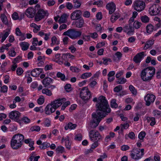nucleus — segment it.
<instances>
[{
	"label": "nucleus",
	"instance_id": "nucleus-1",
	"mask_svg": "<svg viewBox=\"0 0 161 161\" xmlns=\"http://www.w3.org/2000/svg\"><path fill=\"white\" fill-rule=\"evenodd\" d=\"M96 106L98 108L96 111L97 112H102L105 115V117L108 113L111 112V109L107 100L106 97L103 96H99L98 98L97 102L96 104Z\"/></svg>",
	"mask_w": 161,
	"mask_h": 161
},
{
	"label": "nucleus",
	"instance_id": "nucleus-2",
	"mask_svg": "<svg viewBox=\"0 0 161 161\" xmlns=\"http://www.w3.org/2000/svg\"><path fill=\"white\" fill-rule=\"evenodd\" d=\"M155 69L153 67H148L143 69L141 72V77L144 81H149L154 75Z\"/></svg>",
	"mask_w": 161,
	"mask_h": 161
},
{
	"label": "nucleus",
	"instance_id": "nucleus-3",
	"mask_svg": "<svg viewBox=\"0 0 161 161\" xmlns=\"http://www.w3.org/2000/svg\"><path fill=\"white\" fill-rule=\"evenodd\" d=\"M92 120L91 122L88 129L91 130V129L96 127L99 125V123L105 115L102 112L93 113L92 114Z\"/></svg>",
	"mask_w": 161,
	"mask_h": 161
},
{
	"label": "nucleus",
	"instance_id": "nucleus-4",
	"mask_svg": "<svg viewBox=\"0 0 161 161\" xmlns=\"http://www.w3.org/2000/svg\"><path fill=\"white\" fill-rule=\"evenodd\" d=\"M24 139V136L22 134H15L13 136L11 141V146L13 149H17L22 145V142Z\"/></svg>",
	"mask_w": 161,
	"mask_h": 161
},
{
	"label": "nucleus",
	"instance_id": "nucleus-5",
	"mask_svg": "<svg viewBox=\"0 0 161 161\" xmlns=\"http://www.w3.org/2000/svg\"><path fill=\"white\" fill-rule=\"evenodd\" d=\"M82 32L79 31H77L76 29H70L64 32L63 35L68 36L72 39L75 40L79 37L81 35Z\"/></svg>",
	"mask_w": 161,
	"mask_h": 161
},
{
	"label": "nucleus",
	"instance_id": "nucleus-6",
	"mask_svg": "<svg viewBox=\"0 0 161 161\" xmlns=\"http://www.w3.org/2000/svg\"><path fill=\"white\" fill-rule=\"evenodd\" d=\"M144 149L133 148L130 152V156L133 159L137 160L140 159L144 155Z\"/></svg>",
	"mask_w": 161,
	"mask_h": 161
},
{
	"label": "nucleus",
	"instance_id": "nucleus-7",
	"mask_svg": "<svg viewBox=\"0 0 161 161\" xmlns=\"http://www.w3.org/2000/svg\"><path fill=\"white\" fill-rule=\"evenodd\" d=\"M80 97L84 100H86L91 97L90 92L86 87L82 88L80 93Z\"/></svg>",
	"mask_w": 161,
	"mask_h": 161
},
{
	"label": "nucleus",
	"instance_id": "nucleus-8",
	"mask_svg": "<svg viewBox=\"0 0 161 161\" xmlns=\"http://www.w3.org/2000/svg\"><path fill=\"white\" fill-rule=\"evenodd\" d=\"M145 7L144 2L141 0H137L134 2V8L138 12H141L144 10Z\"/></svg>",
	"mask_w": 161,
	"mask_h": 161
},
{
	"label": "nucleus",
	"instance_id": "nucleus-9",
	"mask_svg": "<svg viewBox=\"0 0 161 161\" xmlns=\"http://www.w3.org/2000/svg\"><path fill=\"white\" fill-rule=\"evenodd\" d=\"M48 13L47 11L40 8L37 11L35 15V20L36 21H39L43 19L45 16L47 15Z\"/></svg>",
	"mask_w": 161,
	"mask_h": 161
},
{
	"label": "nucleus",
	"instance_id": "nucleus-10",
	"mask_svg": "<svg viewBox=\"0 0 161 161\" xmlns=\"http://www.w3.org/2000/svg\"><path fill=\"white\" fill-rule=\"evenodd\" d=\"M161 10V7L155 4L152 5L149 8V11L152 16L158 14Z\"/></svg>",
	"mask_w": 161,
	"mask_h": 161
},
{
	"label": "nucleus",
	"instance_id": "nucleus-11",
	"mask_svg": "<svg viewBox=\"0 0 161 161\" xmlns=\"http://www.w3.org/2000/svg\"><path fill=\"white\" fill-rule=\"evenodd\" d=\"M20 116L21 113L17 111H12L8 114V116L10 119L17 122L20 121L19 118Z\"/></svg>",
	"mask_w": 161,
	"mask_h": 161
},
{
	"label": "nucleus",
	"instance_id": "nucleus-12",
	"mask_svg": "<svg viewBox=\"0 0 161 161\" xmlns=\"http://www.w3.org/2000/svg\"><path fill=\"white\" fill-rule=\"evenodd\" d=\"M156 97L155 96L151 94H147L144 97V99L146 102V105L147 106H150L154 101Z\"/></svg>",
	"mask_w": 161,
	"mask_h": 161
},
{
	"label": "nucleus",
	"instance_id": "nucleus-13",
	"mask_svg": "<svg viewBox=\"0 0 161 161\" xmlns=\"http://www.w3.org/2000/svg\"><path fill=\"white\" fill-rule=\"evenodd\" d=\"M89 136L91 140H98L101 137V135L98 131H95L93 130H91L90 131Z\"/></svg>",
	"mask_w": 161,
	"mask_h": 161
},
{
	"label": "nucleus",
	"instance_id": "nucleus-14",
	"mask_svg": "<svg viewBox=\"0 0 161 161\" xmlns=\"http://www.w3.org/2000/svg\"><path fill=\"white\" fill-rule=\"evenodd\" d=\"M39 5H37L35 7V8H28L25 13V15L27 17L29 18H32L35 15V14L36 13V7H39Z\"/></svg>",
	"mask_w": 161,
	"mask_h": 161
},
{
	"label": "nucleus",
	"instance_id": "nucleus-15",
	"mask_svg": "<svg viewBox=\"0 0 161 161\" xmlns=\"http://www.w3.org/2000/svg\"><path fill=\"white\" fill-rule=\"evenodd\" d=\"M66 100V99L64 98L62 99L59 98L52 102L51 104L52 105L53 108L56 110L65 102Z\"/></svg>",
	"mask_w": 161,
	"mask_h": 161
},
{
	"label": "nucleus",
	"instance_id": "nucleus-16",
	"mask_svg": "<svg viewBox=\"0 0 161 161\" xmlns=\"http://www.w3.org/2000/svg\"><path fill=\"white\" fill-rule=\"evenodd\" d=\"M81 14L80 10H76L71 14L70 18L72 20H77L81 17Z\"/></svg>",
	"mask_w": 161,
	"mask_h": 161
},
{
	"label": "nucleus",
	"instance_id": "nucleus-17",
	"mask_svg": "<svg viewBox=\"0 0 161 161\" xmlns=\"http://www.w3.org/2000/svg\"><path fill=\"white\" fill-rule=\"evenodd\" d=\"M124 32L126 33L128 35L133 34L134 32V29L132 26L129 25H125L123 28Z\"/></svg>",
	"mask_w": 161,
	"mask_h": 161
},
{
	"label": "nucleus",
	"instance_id": "nucleus-18",
	"mask_svg": "<svg viewBox=\"0 0 161 161\" xmlns=\"http://www.w3.org/2000/svg\"><path fill=\"white\" fill-rule=\"evenodd\" d=\"M144 52H142L139 53H138L134 57L133 60L136 63H139L142 58L144 57Z\"/></svg>",
	"mask_w": 161,
	"mask_h": 161
},
{
	"label": "nucleus",
	"instance_id": "nucleus-19",
	"mask_svg": "<svg viewBox=\"0 0 161 161\" xmlns=\"http://www.w3.org/2000/svg\"><path fill=\"white\" fill-rule=\"evenodd\" d=\"M73 22V24L75 25V27L78 28H81L83 27L84 24V20L83 18H80Z\"/></svg>",
	"mask_w": 161,
	"mask_h": 161
},
{
	"label": "nucleus",
	"instance_id": "nucleus-20",
	"mask_svg": "<svg viewBox=\"0 0 161 161\" xmlns=\"http://www.w3.org/2000/svg\"><path fill=\"white\" fill-rule=\"evenodd\" d=\"M106 8L109 10V13L110 14L113 13L116 9L115 5L113 3H108L106 5Z\"/></svg>",
	"mask_w": 161,
	"mask_h": 161
},
{
	"label": "nucleus",
	"instance_id": "nucleus-21",
	"mask_svg": "<svg viewBox=\"0 0 161 161\" xmlns=\"http://www.w3.org/2000/svg\"><path fill=\"white\" fill-rule=\"evenodd\" d=\"M55 109L54 108H53V106L51 104H48L45 107V111L46 114L47 115H49L52 113L54 112Z\"/></svg>",
	"mask_w": 161,
	"mask_h": 161
},
{
	"label": "nucleus",
	"instance_id": "nucleus-22",
	"mask_svg": "<svg viewBox=\"0 0 161 161\" xmlns=\"http://www.w3.org/2000/svg\"><path fill=\"white\" fill-rule=\"evenodd\" d=\"M53 80L50 78L47 77L45 78L42 81V83L45 87H47L53 83Z\"/></svg>",
	"mask_w": 161,
	"mask_h": 161
},
{
	"label": "nucleus",
	"instance_id": "nucleus-23",
	"mask_svg": "<svg viewBox=\"0 0 161 161\" xmlns=\"http://www.w3.org/2000/svg\"><path fill=\"white\" fill-rule=\"evenodd\" d=\"M61 141L62 142H64L66 148L68 149H70L71 143L69 141V136H67L65 137H63Z\"/></svg>",
	"mask_w": 161,
	"mask_h": 161
},
{
	"label": "nucleus",
	"instance_id": "nucleus-24",
	"mask_svg": "<svg viewBox=\"0 0 161 161\" xmlns=\"http://www.w3.org/2000/svg\"><path fill=\"white\" fill-rule=\"evenodd\" d=\"M42 71V69L40 68H36L33 69L31 72V75L33 77H37Z\"/></svg>",
	"mask_w": 161,
	"mask_h": 161
},
{
	"label": "nucleus",
	"instance_id": "nucleus-25",
	"mask_svg": "<svg viewBox=\"0 0 161 161\" xmlns=\"http://www.w3.org/2000/svg\"><path fill=\"white\" fill-rule=\"evenodd\" d=\"M122 54L119 52H117L113 56V59L115 62H118L121 58Z\"/></svg>",
	"mask_w": 161,
	"mask_h": 161
},
{
	"label": "nucleus",
	"instance_id": "nucleus-26",
	"mask_svg": "<svg viewBox=\"0 0 161 161\" xmlns=\"http://www.w3.org/2000/svg\"><path fill=\"white\" fill-rule=\"evenodd\" d=\"M1 19L3 23L6 25H9V23L8 21L7 17L4 14H1Z\"/></svg>",
	"mask_w": 161,
	"mask_h": 161
},
{
	"label": "nucleus",
	"instance_id": "nucleus-27",
	"mask_svg": "<svg viewBox=\"0 0 161 161\" xmlns=\"http://www.w3.org/2000/svg\"><path fill=\"white\" fill-rule=\"evenodd\" d=\"M154 40H152L147 41L145 43V46L143 47L144 50H147L150 47L154 44Z\"/></svg>",
	"mask_w": 161,
	"mask_h": 161
},
{
	"label": "nucleus",
	"instance_id": "nucleus-28",
	"mask_svg": "<svg viewBox=\"0 0 161 161\" xmlns=\"http://www.w3.org/2000/svg\"><path fill=\"white\" fill-rule=\"evenodd\" d=\"M20 46L21 47L23 50L25 51L28 48L29 44L27 42H22L20 44Z\"/></svg>",
	"mask_w": 161,
	"mask_h": 161
},
{
	"label": "nucleus",
	"instance_id": "nucleus-29",
	"mask_svg": "<svg viewBox=\"0 0 161 161\" xmlns=\"http://www.w3.org/2000/svg\"><path fill=\"white\" fill-rule=\"evenodd\" d=\"M147 120L148 122H150V125L151 126L154 125L156 123L155 118L154 117H148L147 118Z\"/></svg>",
	"mask_w": 161,
	"mask_h": 161
},
{
	"label": "nucleus",
	"instance_id": "nucleus-30",
	"mask_svg": "<svg viewBox=\"0 0 161 161\" xmlns=\"http://www.w3.org/2000/svg\"><path fill=\"white\" fill-rule=\"evenodd\" d=\"M67 17L68 16L66 14H63L60 17V18L58 20V22L60 23H64L66 20Z\"/></svg>",
	"mask_w": 161,
	"mask_h": 161
},
{
	"label": "nucleus",
	"instance_id": "nucleus-31",
	"mask_svg": "<svg viewBox=\"0 0 161 161\" xmlns=\"http://www.w3.org/2000/svg\"><path fill=\"white\" fill-rule=\"evenodd\" d=\"M153 26L152 25L149 24L147 25L146 27V31L148 34H151L153 32Z\"/></svg>",
	"mask_w": 161,
	"mask_h": 161
},
{
	"label": "nucleus",
	"instance_id": "nucleus-32",
	"mask_svg": "<svg viewBox=\"0 0 161 161\" xmlns=\"http://www.w3.org/2000/svg\"><path fill=\"white\" fill-rule=\"evenodd\" d=\"M74 3V8L75 9H77L80 8L81 3L78 0H73Z\"/></svg>",
	"mask_w": 161,
	"mask_h": 161
},
{
	"label": "nucleus",
	"instance_id": "nucleus-33",
	"mask_svg": "<svg viewBox=\"0 0 161 161\" xmlns=\"http://www.w3.org/2000/svg\"><path fill=\"white\" fill-rule=\"evenodd\" d=\"M76 125L75 124H73L72 123L70 122L68 123L67 126H65L64 128L66 130H68V129H74L75 128Z\"/></svg>",
	"mask_w": 161,
	"mask_h": 161
},
{
	"label": "nucleus",
	"instance_id": "nucleus-34",
	"mask_svg": "<svg viewBox=\"0 0 161 161\" xmlns=\"http://www.w3.org/2000/svg\"><path fill=\"white\" fill-rule=\"evenodd\" d=\"M129 89L131 93L134 95H136L137 94V91L135 87L132 85L129 86Z\"/></svg>",
	"mask_w": 161,
	"mask_h": 161
},
{
	"label": "nucleus",
	"instance_id": "nucleus-35",
	"mask_svg": "<svg viewBox=\"0 0 161 161\" xmlns=\"http://www.w3.org/2000/svg\"><path fill=\"white\" fill-rule=\"evenodd\" d=\"M42 93L49 96H50L52 95L51 91L50 90L46 88L42 89Z\"/></svg>",
	"mask_w": 161,
	"mask_h": 161
},
{
	"label": "nucleus",
	"instance_id": "nucleus-36",
	"mask_svg": "<svg viewBox=\"0 0 161 161\" xmlns=\"http://www.w3.org/2000/svg\"><path fill=\"white\" fill-rule=\"evenodd\" d=\"M141 21L144 23H147L149 22V18L146 15L142 16L141 17Z\"/></svg>",
	"mask_w": 161,
	"mask_h": 161
},
{
	"label": "nucleus",
	"instance_id": "nucleus-37",
	"mask_svg": "<svg viewBox=\"0 0 161 161\" xmlns=\"http://www.w3.org/2000/svg\"><path fill=\"white\" fill-rule=\"evenodd\" d=\"M110 106L111 108H116L118 107V105L116 103V100L115 99H112L110 102Z\"/></svg>",
	"mask_w": 161,
	"mask_h": 161
},
{
	"label": "nucleus",
	"instance_id": "nucleus-38",
	"mask_svg": "<svg viewBox=\"0 0 161 161\" xmlns=\"http://www.w3.org/2000/svg\"><path fill=\"white\" fill-rule=\"evenodd\" d=\"M142 25V23L137 20L135 21L133 23L134 27L136 29L139 28Z\"/></svg>",
	"mask_w": 161,
	"mask_h": 161
},
{
	"label": "nucleus",
	"instance_id": "nucleus-39",
	"mask_svg": "<svg viewBox=\"0 0 161 161\" xmlns=\"http://www.w3.org/2000/svg\"><path fill=\"white\" fill-rule=\"evenodd\" d=\"M25 77L27 78V81L28 83H30L31 82L32 79L30 77V72L29 71H27L25 75Z\"/></svg>",
	"mask_w": 161,
	"mask_h": 161
},
{
	"label": "nucleus",
	"instance_id": "nucleus-40",
	"mask_svg": "<svg viewBox=\"0 0 161 161\" xmlns=\"http://www.w3.org/2000/svg\"><path fill=\"white\" fill-rule=\"evenodd\" d=\"M57 38L55 36H53L51 38L52 43L51 44V45L53 46L55 44H58L59 42H57Z\"/></svg>",
	"mask_w": 161,
	"mask_h": 161
},
{
	"label": "nucleus",
	"instance_id": "nucleus-41",
	"mask_svg": "<svg viewBox=\"0 0 161 161\" xmlns=\"http://www.w3.org/2000/svg\"><path fill=\"white\" fill-rule=\"evenodd\" d=\"M92 74L91 73H86L82 74L81 76V78L82 79H86L90 77Z\"/></svg>",
	"mask_w": 161,
	"mask_h": 161
},
{
	"label": "nucleus",
	"instance_id": "nucleus-42",
	"mask_svg": "<svg viewBox=\"0 0 161 161\" xmlns=\"http://www.w3.org/2000/svg\"><path fill=\"white\" fill-rule=\"evenodd\" d=\"M57 77L60 78L62 80H64L65 78V76L64 74L60 72H58L56 75Z\"/></svg>",
	"mask_w": 161,
	"mask_h": 161
},
{
	"label": "nucleus",
	"instance_id": "nucleus-43",
	"mask_svg": "<svg viewBox=\"0 0 161 161\" xmlns=\"http://www.w3.org/2000/svg\"><path fill=\"white\" fill-rule=\"evenodd\" d=\"M50 146V144L47 142H45L42 143L39 146V147L42 149H45L47 147Z\"/></svg>",
	"mask_w": 161,
	"mask_h": 161
},
{
	"label": "nucleus",
	"instance_id": "nucleus-44",
	"mask_svg": "<svg viewBox=\"0 0 161 161\" xmlns=\"http://www.w3.org/2000/svg\"><path fill=\"white\" fill-rule=\"evenodd\" d=\"M146 134L144 131H141L140 132L138 135L139 138L142 141H143L144 138L146 136Z\"/></svg>",
	"mask_w": 161,
	"mask_h": 161
},
{
	"label": "nucleus",
	"instance_id": "nucleus-45",
	"mask_svg": "<svg viewBox=\"0 0 161 161\" xmlns=\"http://www.w3.org/2000/svg\"><path fill=\"white\" fill-rule=\"evenodd\" d=\"M60 58V54L59 53H57L55 55L53 59V60L56 62H58Z\"/></svg>",
	"mask_w": 161,
	"mask_h": 161
},
{
	"label": "nucleus",
	"instance_id": "nucleus-46",
	"mask_svg": "<svg viewBox=\"0 0 161 161\" xmlns=\"http://www.w3.org/2000/svg\"><path fill=\"white\" fill-rule=\"evenodd\" d=\"M64 148L61 146H58L56 149V152L58 153H62L64 152Z\"/></svg>",
	"mask_w": 161,
	"mask_h": 161
},
{
	"label": "nucleus",
	"instance_id": "nucleus-47",
	"mask_svg": "<svg viewBox=\"0 0 161 161\" xmlns=\"http://www.w3.org/2000/svg\"><path fill=\"white\" fill-rule=\"evenodd\" d=\"M9 34V31H6L4 35H3L1 42H3L6 39V38L8 36Z\"/></svg>",
	"mask_w": 161,
	"mask_h": 161
},
{
	"label": "nucleus",
	"instance_id": "nucleus-48",
	"mask_svg": "<svg viewBox=\"0 0 161 161\" xmlns=\"http://www.w3.org/2000/svg\"><path fill=\"white\" fill-rule=\"evenodd\" d=\"M21 121L22 122L25 124H27L30 122V119L27 117L25 116L23 117L21 119Z\"/></svg>",
	"mask_w": 161,
	"mask_h": 161
},
{
	"label": "nucleus",
	"instance_id": "nucleus-49",
	"mask_svg": "<svg viewBox=\"0 0 161 161\" xmlns=\"http://www.w3.org/2000/svg\"><path fill=\"white\" fill-rule=\"evenodd\" d=\"M119 16L118 15L115 14H113L112 15L110 19L112 23L114 22L119 18Z\"/></svg>",
	"mask_w": 161,
	"mask_h": 161
},
{
	"label": "nucleus",
	"instance_id": "nucleus-50",
	"mask_svg": "<svg viewBox=\"0 0 161 161\" xmlns=\"http://www.w3.org/2000/svg\"><path fill=\"white\" fill-rule=\"evenodd\" d=\"M8 54L10 56L12 57H14L15 56L16 53L14 50V48H12V49L9 51Z\"/></svg>",
	"mask_w": 161,
	"mask_h": 161
},
{
	"label": "nucleus",
	"instance_id": "nucleus-51",
	"mask_svg": "<svg viewBox=\"0 0 161 161\" xmlns=\"http://www.w3.org/2000/svg\"><path fill=\"white\" fill-rule=\"evenodd\" d=\"M70 69L72 72L75 73H78L80 71L79 68L75 66H71Z\"/></svg>",
	"mask_w": 161,
	"mask_h": 161
},
{
	"label": "nucleus",
	"instance_id": "nucleus-52",
	"mask_svg": "<svg viewBox=\"0 0 161 161\" xmlns=\"http://www.w3.org/2000/svg\"><path fill=\"white\" fill-rule=\"evenodd\" d=\"M31 130L32 131H39L40 130V128L38 126L36 125L32 127L31 129Z\"/></svg>",
	"mask_w": 161,
	"mask_h": 161
},
{
	"label": "nucleus",
	"instance_id": "nucleus-53",
	"mask_svg": "<svg viewBox=\"0 0 161 161\" xmlns=\"http://www.w3.org/2000/svg\"><path fill=\"white\" fill-rule=\"evenodd\" d=\"M8 87L6 85H4L1 87L0 92L3 93H6L7 92Z\"/></svg>",
	"mask_w": 161,
	"mask_h": 161
},
{
	"label": "nucleus",
	"instance_id": "nucleus-54",
	"mask_svg": "<svg viewBox=\"0 0 161 161\" xmlns=\"http://www.w3.org/2000/svg\"><path fill=\"white\" fill-rule=\"evenodd\" d=\"M126 80L124 78H120L118 79L117 82L119 84H123L126 82Z\"/></svg>",
	"mask_w": 161,
	"mask_h": 161
},
{
	"label": "nucleus",
	"instance_id": "nucleus-55",
	"mask_svg": "<svg viewBox=\"0 0 161 161\" xmlns=\"http://www.w3.org/2000/svg\"><path fill=\"white\" fill-rule=\"evenodd\" d=\"M122 89V86L121 85H119L115 87L114 88V91L115 92H118L120 91Z\"/></svg>",
	"mask_w": 161,
	"mask_h": 161
},
{
	"label": "nucleus",
	"instance_id": "nucleus-56",
	"mask_svg": "<svg viewBox=\"0 0 161 161\" xmlns=\"http://www.w3.org/2000/svg\"><path fill=\"white\" fill-rule=\"evenodd\" d=\"M82 136L80 134H79L76 135L75 136V140L77 141H80L82 139Z\"/></svg>",
	"mask_w": 161,
	"mask_h": 161
},
{
	"label": "nucleus",
	"instance_id": "nucleus-57",
	"mask_svg": "<svg viewBox=\"0 0 161 161\" xmlns=\"http://www.w3.org/2000/svg\"><path fill=\"white\" fill-rule=\"evenodd\" d=\"M65 7L69 10H71L73 8V6L72 4L69 2L67 3L65 5Z\"/></svg>",
	"mask_w": 161,
	"mask_h": 161
},
{
	"label": "nucleus",
	"instance_id": "nucleus-58",
	"mask_svg": "<svg viewBox=\"0 0 161 161\" xmlns=\"http://www.w3.org/2000/svg\"><path fill=\"white\" fill-rule=\"evenodd\" d=\"M69 39L68 37L65 36L63 39L64 44L65 45H67L69 42Z\"/></svg>",
	"mask_w": 161,
	"mask_h": 161
},
{
	"label": "nucleus",
	"instance_id": "nucleus-59",
	"mask_svg": "<svg viewBox=\"0 0 161 161\" xmlns=\"http://www.w3.org/2000/svg\"><path fill=\"white\" fill-rule=\"evenodd\" d=\"M16 34L17 36H23V34L21 32L19 28H17L15 29Z\"/></svg>",
	"mask_w": 161,
	"mask_h": 161
},
{
	"label": "nucleus",
	"instance_id": "nucleus-60",
	"mask_svg": "<svg viewBox=\"0 0 161 161\" xmlns=\"http://www.w3.org/2000/svg\"><path fill=\"white\" fill-rule=\"evenodd\" d=\"M82 39L85 41H89L90 40V36L83 35Z\"/></svg>",
	"mask_w": 161,
	"mask_h": 161
},
{
	"label": "nucleus",
	"instance_id": "nucleus-61",
	"mask_svg": "<svg viewBox=\"0 0 161 161\" xmlns=\"http://www.w3.org/2000/svg\"><path fill=\"white\" fill-rule=\"evenodd\" d=\"M105 45V42H100L97 44L96 46V47L97 48H99Z\"/></svg>",
	"mask_w": 161,
	"mask_h": 161
},
{
	"label": "nucleus",
	"instance_id": "nucleus-62",
	"mask_svg": "<svg viewBox=\"0 0 161 161\" xmlns=\"http://www.w3.org/2000/svg\"><path fill=\"white\" fill-rule=\"evenodd\" d=\"M23 71L21 68H18L16 70L17 74L18 75H20L23 73Z\"/></svg>",
	"mask_w": 161,
	"mask_h": 161
},
{
	"label": "nucleus",
	"instance_id": "nucleus-63",
	"mask_svg": "<svg viewBox=\"0 0 161 161\" xmlns=\"http://www.w3.org/2000/svg\"><path fill=\"white\" fill-rule=\"evenodd\" d=\"M129 126V124L126 123L124 124H121L120 125V127L121 129H127Z\"/></svg>",
	"mask_w": 161,
	"mask_h": 161
},
{
	"label": "nucleus",
	"instance_id": "nucleus-64",
	"mask_svg": "<svg viewBox=\"0 0 161 161\" xmlns=\"http://www.w3.org/2000/svg\"><path fill=\"white\" fill-rule=\"evenodd\" d=\"M103 4V2L101 1H99L97 2H94L93 4V5H97L98 7H101L102 6Z\"/></svg>",
	"mask_w": 161,
	"mask_h": 161
}]
</instances>
